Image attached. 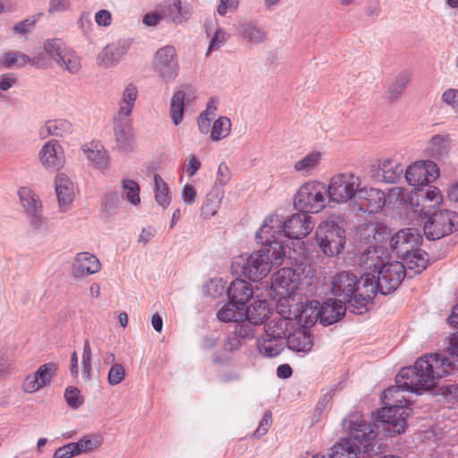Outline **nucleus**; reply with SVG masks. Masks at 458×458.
I'll list each match as a JSON object with an SVG mask.
<instances>
[{"instance_id": "obj_1", "label": "nucleus", "mask_w": 458, "mask_h": 458, "mask_svg": "<svg viewBox=\"0 0 458 458\" xmlns=\"http://www.w3.org/2000/svg\"><path fill=\"white\" fill-rule=\"evenodd\" d=\"M452 369V361L436 352L426 353L413 366L403 368L395 377L396 385L384 391V407L377 412V423L391 436L404 432L411 409L406 406L403 392L430 390L440 378L450 375Z\"/></svg>"}, {"instance_id": "obj_2", "label": "nucleus", "mask_w": 458, "mask_h": 458, "mask_svg": "<svg viewBox=\"0 0 458 458\" xmlns=\"http://www.w3.org/2000/svg\"><path fill=\"white\" fill-rule=\"evenodd\" d=\"M363 269L362 293L358 294L360 305H367L378 292L383 295L394 293L406 276L403 262L385 263L375 245L368 247L359 257Z\"/></svg>"}, {"instance_id": "obj_3", "label": "nucleus", "mask_w": 458, "mask_h": 458, "mask_svg": "<svg viewBox=\"0 0 458 458\" xmlns=\"http://www.w3.org/2000/svg\"><path fill=\"white\" fill-rule=\"evenodd\" d=\"M261 249L250 255L235 257L232 262V271L238 276H243L251 281H259L266 277L273 267L282 264L285 256L284 245L276 240L262 241L257 238Z\"/></svg>"}, {"instance_id": "obj_4", "label": "nucleus", "mask_w": 458, "mask_h": 458, "mask_svg": "<svg viewBox=\"0 0 458 458\" xmlns=\"http://www.w3.org/2000/svg\"><path fill=\"white\" fill-rule=\"evenodd\" d=\"M314 228L311 216L303 211L291 216L287 220L276 214L267 216L262 226L256 233V237L262 241H280L284 237L292 239H301L307 236Z\"/></svg>"}, {"instance_id": "obj_5", "label": "nucleus", "mask_w": 458, "mask_h": 458, "mask_svg": "<svg viewBox=\"0 0 458 458\" xmlns=\"http://www.w3.org/2000/svg\"><path fill=\"white\" fill-rule=\"evenodd\" d=\"M420 216L425 219L423 231L428 240H438L458 230V213L442 209L433 213L425 210L423 206L420 209Z\"/></svg>"}, {"instance_id": "obj_6", "label": "nucleus", "mask_w": 458, "mask_h": 458, "mask_svg": "<svg viewBox=\"0 0 458 458\" xmlns=\"http://www.w3.org/2000/svg\"><path fill=\"white\" fill-rule=\"evenodd\" d=\"M327 198L326 184L318 181H310L299 188L293 203L299 211L308 214L318 213L326 207Z\"/></svg>"}, {"instance_id": "obj_7", "label": "nucleus", "mask_w": 458, "mask_h": 458, "mask_svg": "<svg viewBox=\"0 0 458 458\" xmlns=\"http://www.w3.org/2000/svg\"><path fill=\"white\" fill-rule=\"evenodd\" d=\"M361 180L352 172L336 174L331 177L327 186L329 201L346 203L359 195Z\"/></svg>"}, {"instance_id": "obj_8", "label": "nucleus", "mask_w": 458, "mask_h": 458, "mask_svg": "<svg viewBox=\"0 0 458 458\" xmlns=\"http://www.w3.org/2000/svg\"><path fill=\"white\" fill-rule=\"evenodd\" d=\"M362 276L360 280L350 272L343 271L338 273L332 282V293L344 302H348L352 307L357 310L356 312L361 313L360 309L367 305H360L358 294L362 293Z\"/></svg>"}, {"instance_id": "obj_9", "label": "nucleus", "mask_w": 458, "mask_h": 458, "mask_svg": "<svg viewBox=\"0 0 458 458\" xmlns=\"http://www.w3.org/2000/svg\"><path fill=\"white\" fill-rule=\"evenodd\" d=\"M316 240L327 256L335 257L344 247L345 232L335 221H325L317 227Z\"/></svg>"}, {"instance_id": "obj_10", "label": "nucleus", "mask_w": 458, "mask_h": 458, "mask_svg": "<svg viewBox=\"0 0 458 458\" xmlns=\"http://www.w3.org/2000/svg\"><path fill=\"white\" fill-rule=\"evenodd\" d=\"M153 69L166 83L174 81L179 74L176 50L173 46H165L157 51Z\"/></svg>"}, {"instance_id": "obj_11", "label": "nucleus", "mask_w": 458, "mask_h": 458, "mask_svg": "<svg viewBox=\"0 0 458 458\" xmlns=\"http://www.w3.org/2000/svg\"><path fill=\"white\" fill-rule=\"evenodd\" d=\"M439 176L437 165L429 160L417 161L409 165L405 172L407 182L414 187V191L425 187Z\"/></svg>"}, {"instance_id": "obj_12", "label": "nucleus", "mask_w": 458, "mask_h": 458, "mask_svg": "<svg viewBox=\"0 0 458 458\" xmlns=\"http://www.w3.org/2000/svg\"><path fill=\"white\" fill-rule=\"evenodd\" d=\"M114 149L129 154L137 148L131 120L130 117H114Z\"/></svg>"}, {"instance_id": "obj_13", "label": "nucleus", "mask_w": 458, "mask_h": 458, "mask_svg": "<svg viewBox=\"0 0 458 458\" xmlns=\"http://www.w3.org/2000/svg\"><path fill=\"white\" fill-rule=\"evenodd\" d=\"M422 242V235L416 228H404L391 237L389 246L392 251L399 258L418 247Z\"/></svg>"}, {"instance_id": "obj_14", "label": "nucleus", "mask_w": 458, "mask_h": 458, "mask_svg": "<svg viewBox=\"0 0 458 458\" xmlns=\"http://www.w3.org/2000/svg\"><path fill=\"white\" fill-rule=\"evenodd\" d=\"M300 276L290 267L279 269L273 276L271 288L279 298L287 299L298 288Z\"/></svg>"}, {"instance_id": "obj_15", "label": "nucleus", "mask_w": 458, "mask_h": 458, "mask_svg": "<svg viewBox=\"0 0 458 458\" xmlns=\"http://www.w3.org/2000/svg\"><path fill=\"white\" fill-rule=\"evenodd\" d=\"M344 426L349 429V436L347 437H352V440L357 442L360 446L361 445L367 446L377 436L373 426L366 423L363 418L358 414L350 416L348 420L345 419Z\"/></svg>"}, {"instance_id": "obj_16", "label": "nucleus", "mask_w": 458, "mask_h": 458, "mask_svg": "<svg viewBox=\"0 0 458 458\" xmlns=\"http://www.w3.org/2000/svg\"><path fill=\"white\" fill-rule=\"evenodd\" d=\"M292 321L296 320L304 329L313 326L318 320L320 321L319 302L311 301L306 304L301 302L290 305L288 311Z\"/></svg>"}, {"instance_id": "obj_17", "label": "nucleus", "mask_w": 458, "mask_h": 458, "mask_svg": "<svg viewBox=\"0 0 458 458\" xmlns=\"http://www.w3.org/2000/svg\"><path fill=\"white\" fill-rule=\"evenodd\" d=\"M18 194L21 203L30 217V225L35 228H39L44 225V219L41 216V202L38 196L28 187L20 188Z\"/></svg>"}, {"instance_id": "obj_18", "label": "nucleus", "mask_w": 458, "mask_h": 458, "mask_svg": "<svg viewBox=\"0 0 458 458\" xmlns=\"http://www.w3.org/2000/svg\"><path fill=\"white\" fill-rule=\"evenodd\" d=\"M131 39H120L106 45L98 56V64L104 68L116 66L131 47Z\"/></svg>"}, {"instance_id": "obj_19", "label": "nucleus", "mask_w": 458, "mask_h": 458, "mask_svg": "<svg viewBox=\"0 0 458 458\" xmlns=\"http://www.w3.org/2000/svg\"><path fill=\"white\" fill-rule=\"evenodd\" d=\"M56 370L55 363L41 365L38 370L28 375L22 382L21 388L25 393L32 394L50 383Z\"/></svg>"}, {"instance_id": "obj_20", "label": "nucleus", "mask_w": 458, "mask_h": 458, "mask_svg": "<svg viewBox=\"0 0 458 458\" xmlns=\"http://www.w3.org/2000/svg\"><path fill=\"white\" fill-rule=\"evenodd\" d=\"M356 199L359 200V210L370 214L378 212L386 203L384 191L375 188L361 187Z\"/></svg>"}, {"instance_id": "obj_21", "label": "nucleus", "mask_w": 458, "mask_h": 458, "mask_svg": "<svg viewBox=\"0 0 458 458\" xmlns=\"http://www.w3.org/2000/svg\"><path fill=\"white\" fill-rule=\"evenodd\" d=\"M160 17L168 22L181 24L189 19L191 11L188 6H182L181 0H166L157 6Z\"/></svg>"}, {"instance_id": "obj_22", "label": "nucleus", "mask_w": 458, "mask_h": 458, "mask_svg": "<svg viewBox=\"0 0 458 458\" xmlns=\"http://www.w3.org/2000/svg\"><path fill=\"white\" fill-rule=\"evenodd\" d=\"M60 212H66L74 198V184L65 174H58L55 181Z\"/></svg>"}, {"instance_id": "obj_23", "label": "nucleus", "mask_w": 458, "mask_h": 458, "mask_svg": "<svg viewBox=\"0 0 458 458\" xmlns=\"http://www.w3.org/2000/svg\"><path fill=\"white\" fill-rule=\"evenodd\" d=\"M101 269L98 259L89 252L78 253L72 266V274L74 277H84L96 274Z\"/></svg>"}, {"instance_id": "obj_24", "label": "nucleus", "mask_w": 458, "mask_h": 458, "mask_svg": "<svg viewBox=\"0 0 458 458\" xmlns=\"http://www.w3.org/2000/svg\"><path fill=\"white\" fill-rule=\"evenodd\" d=\"M236 30L242 39L250 45H259L267 39V32L254 21H242Z\"/></svg>"}, {"instance_id": "obj_25", "label": "nucleus", "mask_w": 458, "mask_h": 458, "mask_svg": "<svg viewBox=\"0 0 458 458\" xmlns=\"http://www.w3.org/2000/svg\"><path fill=\"white\" fill-rule=\"evenodd\" d=\"M42 165L47 169H59L64 164V151L56 140L47 142L39 153Z\"/></svg>"}, {"instance_id": "obj_26", "label": "nucleus", "mask_w": 458, "mask_h": 458, "mask_svg": "<svg viewBox=\"0 0 458 458\" xmlns=\"http://www.w3.org/2000/svg\"><path fill=\"white\" fill-rule=\"evenodd\" d=\"M345 303L340 299H329L322 306L319 305L320 323L329 326L340 320L346 311Z\"/></svg>"}, {"instance_id": "obj_27", "label": "nucleus", "mask_w": 458, "mask_h": 458, "mask_svg": "<svg viewBox=\"0 0 458 458\" xmlns=\"http://www.w3.org/2000/svg\"><path fill=\"white\" fill-rule=\"evenodd\" d=\"M193 98L194 92L191 86L174 93L171 98L170 116L174 125H178L182 120L185 102L188 103Z\"/></svg>"}, {"instance_id": "obj_28", "label": "nucleus", "mask_w": 458, "mask_h": 458, "mask_svg": "<svg viewBox=\"0 0 458 458\" xmlns=\"http://www.w3.org/2000/svg\"><path fill=\"white\" fill-rule=\"evenodd\" d=\"M293 327L290 315H276L264 326L265 335L283 341L289 328Z\"/></svg>"}, {"instance_id": "obj_29", "label": "nucleus", "mask_w": 458, "mask_h": 458, "mask_svg": "<svg viewBox=\"0 0 458 458\" xmlns=\"http://www.w3.org/2000/svg\"><path fill=\"white\" fill-rule=\"evenodd\" d=\"M417 196V199H420L421 203L419 202L414 205V212L420 214V209L425 207V210H430L431 208H435L442 202V195L440 191L431 185L418 188L414 191Z\"/></svg>"}, {"instance_id": "obj_30", "label": "nucleus", "mask_w": 458, "mask_h": 458, "mask_svg": "<svg viewBox=\"0 0 458 458\" xmlns=\"http://www.w3.org/2000/svg\"><path fill=\"white\" fill-rule=\"evenodd\" d=\"M402 259L404 261L406 275H410L411 277L421 273L427 267L428 262V253L417 247Z\"/></svg>"}, {"instance_id": "obj_31", "label": "nucleus", "mask_w": 458, "mask_h": 458, "mask_svg": "<svg viewBox=\"0 0 458 458\" xmlns=\"http://www.w3.org/2000/svg\"><path fill=\"white\" fill-rule=\"evenodd\" d=\"M82 151L94 168L101 171H105L108 168L110 155L103 146L98 144L84 145Z\"/></svg>"}, {"instance_id": "obj_32", "label": "nucleus", "mask_w": 458, "mask_h": 458, "mask_svg": "<svg viewBox=\"0 0 458 458\" xmlns=\"http://www.w3.org/2000/svg\"><path fill=\"white\" fill-rule=\"evenodd\" d=\"M378 171L382 173L381 176L373 174L374 177L387 183H394L403 174V166L396 159L383 158L378 161Z\"/></svg>"}, {"instance_id": "obj_33", "label": "nucleus", "mask_w": 458, "mask_h": 458, "mask_svg": "<svg viewBox=\"0 0 458 458\" xmlns=\"http://www.w3.org/2000/svg\"><path fill=\"white\" fill-rule=\"evenodd\" d=\"M286 344L293 352H308L313 347V338L306 329L301 328L287 335Z\"/></svg>"}, {"instance_id": "obj_34", "label": "nucleus", "mask_w": 458, "mask_h": 458, "mask_svg": "<svg viewBox=\"0 0 458 458\" xmlns=\"http://www.w3.org/2000/svg\"><path fill=\"white\" fill-rule=\"evenodd\" d=\"M253 291L249 282L236 278L227 288L229 300H233L240 305H246V302L252 296Z\"/></svg>"}, {"instance_id": "obj_35", "label": "nucleus", "mask_w": 458, "mask_h": 458, "mask_svg": "<svg viewBox=\"0 0 458 458\" xmlns=\"http://www.w3.org/2000/svg\"><path fill=\"white\" fill-rule=\"evenodd\" d=\"M360 446L352 437H343L332 449L328 458H357Z\"/></svg>"}, {"instance_id": "obj_36", "label": "nucleus", "mask_w": 458, "mask_h": 458, "mask_svg": "<svg viewBox=\"0 0 458 458\" xmlns=\"http://www.w3.org/2000/svg\"><path fill=\"white\" fill-rule=\"evenodd\" d=\"M451 149V139L449 135L437 134L428 141L427 152L429 157L440 159L445 157Z\"/></svg>"}, {"instance_id": "obj_37", "label": "nucleus", "mask_w": 458, "mask_h": 458, "mask_svg": "<svg viewBox=\"0 0 458 458\" xmlns=\"http://www.w3.org/2000/svg\"><path fill=\"white\" fill-rule=\"evenodd\" d=\"M73 131L72 123L66 119H55L47 121L41 129L40 135L64 137Z\"/></svg>"}, {"instance_id": "obj_38", "label": "nucleus", "mask_w": 458, "mask_h": 458, "mask_svg": "<svg viewBox=\"0 0 458 458\" xmlns=\"http://www.w3.org/2000/svg\"><path fill=\"white\" fill-rule=\"evenodd\" d=\"M244 318H249L256 326L262 325L270 314L267 301H255L249 307L245 306Z\"/></svg>"}, {"instance_id": "obj_39", "label": "nucleus", "mask_w": 458, "mask_h": 458, "mask_svg": "<svg viewBox=\"0 0 458 458\" xmlns=\"http://www.w3.org/2000/svg\"><path fill=\"white\" fill-rule=\"evenodd\" d=\"M138 98V89L133 84L125 87L122 93V98L119 103V110L114 117H130Z\"/></svg>"}, {"instance_id": "obj_40", "label": "nucleus", "mask_w": 458, "mask_h": 458, "mask_svg": "<svg viewBox=\"0 0 458 458\" xmlns=\"http://www.w3.org/2000/svg\"><path fill=\"white\" fill-rule=\"evenodd\" d=\"M245 305H240L238 302L229 300L216 314L217 318L222 322H236L244 318Z\"/></svg>"}, {"instance_id": "obj_41", "label": "nucleus", "mask_w": 458, "mask_h": 458, "mask_svg": "<svg viewBox=\"0 0 458 458\" xmlns=\"http://www.w3.org/2000/svg\"><path fill=\"white\" fill-rule=\"evenodd\" d=\"M259 352L266 357H276L283 351V341L262 335L257 340Z\"/></svg>"}, {"instance_id": "obj_42", "label": "nucleus", "mask_w": 458, "mask_h": 458, "mask_svg": "<svg viewBox=\"0 0 458 458\" xmlns=\"http://www.w3.org/2000/svg\"><path fill=\"white\" fill-rule=\"evenodd\" d=\"M411 74L407 71H403L396 76L395 80L389 86L387 91V98L391 102L397 100L398 98L403 94V90L411 81Z\"/></svg>"}, {"instance_id": "obj_43", "label": "nucleus", "mask_w": 458, "mask_h": 458, "mask_svg": "<svg viewBox=\"0 0 458 458\" xmlns=\"http://www.w3.org/2000/svg\"><path fill=\"white\" fill-rule=\"evenodd\" d=\"M154 193L157 204L163 208H166L171 202L170 191L167 183L157 174L154 175Z\"/></svg>"}, {"instance_id": "obj_44", "label": "nucleus", "mask_w": 458, "mask_h": 458, "mask_svg": "<svg viewBox=\"0 0 458 458\" xmlns=\"http://www.w3.org/2000/svg\"><path fill=\"white\" fill-rule=\"evenodd\" d=\"M55 63L72 74H77L81 69V58L71 48H69L66 53H64L62 57Z\"/></svg>"}, {"instance_id": "obj_45", "label": "nucleus", "mask_w": 458, "mask_h": 458, "mask_svg": "<svg viewBox=\"0 0 458 458\" xmlns=\"http://www.w3.org/2000/svg\"><path fill=\"white\" fill-rule=\"evenodd\" d=\"M231 120L226 116H219L213 123L210 130V140L219 141L229 136L231 132Z\"/></svg>"}, {"instance_id": "obj_46", "label": "nucleus", "mask_w": 458, "mask_h": 458, "mask_svg": "<svg viewBox=\"0 0 458 458\" xmlns=\"http://www.w3.org/2000/svg\"><path fill=\"white\" fill-rule=\"evenodd\" d=\"M390 233L388 228L382 225H367L364 228L363 235L369 243H382L385 238Z\"/></svg>"}, {"instance_id": "obj_47", "label": "nucleus", "mask_w": 458, "mask_h": 458, "mask_svg": "<svg viewBox=\"0 0 458 458\" xmlns=\"http://www.w3.org/2000/svg\"><path fill=\"white\" fill-rule=\"evenodd\" d=\"M321 160V153L314 151L306 155L294 164V169L298 173L304 174H310L314 170Z\"/></svg>"}, {"instance_id": "obj_48", "label": "nucleus", "mask_w": 458, "mask_h": 458, "mask_svg": "<svg viewBox=\"0 0 458 458\" xmlns=\"http://www.w3.org/2000/svg\"><path fill=\"white\" fill-rule=\"evenodd\" d=\"M43 48L48 56L57 62L70 47L60 38H51L44 43Z\"/></svg>"}, {"instance_id": "obj_49", "label": "nucleus", "mask_w": 458, "mask_h": 458, "mask_svg": "<svg viewBox=\"0 0 458 458\" xmlns=\"http://www.w3.org/2000/svg\"><path fill=\"white\" fill-rule=\"evenodd\" d=\"M30 57L25 54L10 51L0 55V64L3 67L9 69L15 65L23 66L28 64Z\"/></svg>"}, {"instance_id": "obj_50", "label": "nucleus", "mask_w": 458, "mask_h": 458, "mask_svg": "<svg viewBox=\"0 0 458 458\" xmlns=\"http://www.w3.org/2000/svg\"><path fill=\"white\" fill-rule=\"evenodd\" d=\"M120 203V198L116 191H108L102 197L101 211L106 217L116 213Z\"/></svg>"}, {"instance_id": "obj_51", "label": "nucleus", "mask_w": 458, "mask_h": 458, "mask_svg": "<svg viewBox=\"0 0 458 458\" xmlns=\"http://www.w3.org/2000/svg\"><path fill=\"white\" fill-rule=\"evenodd\" d=\"M122 189L123 196L131 205L137 206L140 203V185L138 182L131 179H124L122 182Z\"/></svg>"}, {"instance_id": "obj_52", "label": "nucleus", "mask_w": 458, "mask_h": 458, "mask_svg": "<svg viewBox=\"0 0 458 458\" xmlns=\"http://www.w3.org/2000/svg\"><path fill=\"white\" fill-rule=\"evenodd\" d=\"M77 444L79 448L78 454L82 453L92 451L98 446H100L103 443V437L99 434L88 435L81 437L78 442H74Z\"/></svg>"}, {"instance_id": "obj_53", "label": "nucleus", "mask_w": 458, "mask_h": 458, "mask_svg": "<svg viewBox=\"0 0 458 458\" xmlns=\"http://www.w3.org/2000/svg\"><path fill=\"white\" fill-rule=\"evenodd\" d=\"M234 335L240 336L242 339L252 338L255 335V327L249 318H242L235 322Z\"/></svg>"}, {"instance_id": "obj_54", "label": "nucleus", "mask_w": 458, "mask_h": 458, "mask_svg": "<svg viewBox=\"0 0 458 458\" xmlns=\"http://www.w3.org/2000/svg\"><path fill=\"white\" fill-rule=\"evenodd\" d=\"M221 198L218 194L214 195L213 192L207 195L206 200L201 207V215L205 218H210L215 216L217 212V208L219 205Z\"/></svg>"}, {"instance_id": "obj_55", "label": "nucleus", "mask_w": 458, "mask_h": 458, "mask_svg": "<svg viewBox=\"0 0 458 458\" xmlns=\"http://www.w3.org/2000/svg\"><path fill=\"white\" fill-rule=\"evenodd\" d=\"M64 398L67 404L72 409L79 408L84 402V399L81 394V391L74 386H69L66 388Z\"/></svg>"}, {"instance_id": "obj_56", "label": "nucleus", "mask_w": 458, "mask_h": 458, "mask_svg": "<svg viewBox=\"0 0 458 458\" xmlns=\"http://www.w3.org/2000/svg\"><path fill=\"white\" fill-rule=\"evenodd\" d=\"M441 101L444 105L450 107L454 113L458 114V89H447L441 95Z\"/></svg>"}, {"instance_id": "obj_57", "label": "nucleus", "mask_w": 458, "mask_h": 458, "mask_svg": "<svg viewBox=\"0 0 458 458\" xmlns=\"http://www.w3.org/2000/svg\"><path fill=\"white\" fill-rule=\"evenodd\" d=\"M124 377L125 369L123 366L119 363L113 364L107 376L108 384L111 386H117L124 379Z\"/></svg>"}, {"instance_id": "obj_58", "label": "nucleus", "mask_w": 458, "mask_h": 458, "mask_svg": "<svg viewBox=\"0 0 458 458\" xmlns=\"http://www.w3.org/2000/svg\"><path fill=\"white\" fill-rule=\"evenodd\" d=\"M78 446L74 442L69 443L57 448L53 455V458H72L78 455Z\"/></svg>"}, {"instance_id": "obj_59", "label": "nucleus", "mask_w": 458, "mask_h": 458, "mask_svg": "<svg viewBox=\"0 0 458 458\" xmlns=\"http://www.w3.org/2000/svg\"><path fill=\"white\" fill-rule=\"evenodd\" d=\"M40 16V14H38L36 16H32L30 18L25 19L24 21L18 22L13 27V30L20 35H24L29 33L31 29L34 27V25L38 21V18Z\"/></svg>"}, {"instance_id": "obj_60", "label": "nucleus", "mask_w": 458, "mask_h": 458, "mask_svg": "<svg viewBox=\"0 0 458 458\" xmlns=\"http://www.w3.org/2000/svg\"><path fill=\"white\" fill-rule=\"evenodd\" d=\"M225 41L226 37L225 30L221 28L217 29L209 42L207 55H208L214 50H218L222 46H224Z\"/></svg>"}, {"instance_id": "obj_61", "label": "nucleus", "mask_w": 458, "mask_h": 458, "mask_svg": "<svg viewBox=\"0 0 458 458\" xmlns=\"http://www.w3.org/2000/svg\"><path fill=\"white\" fill-rule=\"evenodd\" d=\"M239 3V0H219L216 12L221 16H225L228 12L235 13L238 10Z\"/></svg>"}, {"instance_id": "obj_62", "label": "nucleus", "mask_w": 458, "mask_h": 458, "mask_svg": "<svg viewBox=\"0 0 458 458\" xmlns=\"http://www.w3.org/2000/svg\"><path fill=\"white\" fill-rule=\"evenodd\" d=\"M230 180H231V170L225 163H221L218 165V169H217V176H216V180L215 182L216 185L225 186V184H227L229 182Z\"/></svg>"}, {"instance_id": "obj_63", "label": "nucleus", "mask_w": 458, "mask_h": 458, "mask_svg": "<svg viewBox=\"0 0 458 458\" xmlns=\"http://www.w3.org/2000/svg\"><path fill=\"white\" fill-rule=\"evenodd\" d=\"M448 352L451 357H447L445 354H443L445 358L449 359L453 363V369H454V359L456 358L458 360V332L454 334L449 341ZM442 355V353H439Z\"/></svg>"}, {"instance_id": "obj_64", "label": "nucleus", "mask_w": 458, "mask_h": 458, "mask_svg": "<svg viewBox=\"0 0 458 458\" xmlns=\"http://www.w3.org/2000/svg\"><path fill=\"white\" fill-rule=\"evenodd\" d=\"M200 165L199 160L194 155H191L188 157L184 167L188 175L191 177L198 172Z\"/></svg>"}]
</instances>
